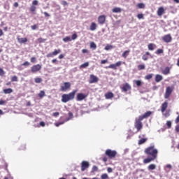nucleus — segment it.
Instances as JSON below:
<instances>
[{
    "mask_svg": "<svg viewBox=\"0 0 179 179\" xmlns=\"http://www.w3.org/2000/svg\"><path fill=\"white\" fill-rule=\"evenodd\" d=\"M76 93H78V90H74L69 94H64L62 96V103H68V101L73 100V99H75V94H76Z\"/></svg>",
    "mask_w": 179,
    "mask_h": 179,
    "instance_id": "nucleus-1",
    "label": "nucleus"
},
{
    "mask_svg": "<svg viewBox=\"0 0 179 179\" xmlns=\"http://www.w3.org/2000/svg\"><path fill=\"white\" fill-rule=\"evenodd\" d=\"M144 153L148 155V156H151V157L157 159V154L159 153V151L157 149L155 148V145H151L145 149Z\"/></svg>",
    "mask_w": 179,
    "mask_h": 179,
    "instance_id": "nucleus-2",
    "label": "nucleus"
},
{
    "mask_svg": "<svg viewBox=\"0 0 179 179\" xmlns=\"http://www.w3.org/2000/svg\"><path fill=\"white\" fill-rule=\"evenodd\" d=\"M134 127L137 130V132H139L142 130L143 128V123H142V119L140 117L136 118L135 122H134Z\"/></svg>",
    "mask_w": 179,
    "mask_h": 179,
    "instance_id": "nucleus-3",
    "label": "nucleus"
},
{
    "mask_svg": "<svg viewBox=\"0 0 179 179\" xmlns=\"http://www.w3.org/2000/svg\"><path fill=\"white\" fill-rule=\"evenodd\" d=\"M105 155L110 159H115V157L117 156V151L108 149L106 150Z\"/></svg>",
    "mask_w": 179,
    "mask_h": 179,
    "instance_id": "nucleus-4",
    "label": "nucleus"
},
{
    "mask_svg": "<svg viewBox=\"0 0 179 179\" xmlns=\"http://www.w3.org/2000/svg\"><path fill=\"white\" fill-rule=\"evenodd\" d=\"M120 89L122 92H123L124 93H127V92H129V90H131L132 89V87H131V85H129V83H125L122 85V87H120Z\"/></svg>",
    "mask_w": 179,
    "mask_h": 179,
    "instance_id": "nucleus-5",
    "label": "nucleus"
},
{
    "mask_svg": "<svg viewBox=\"0 0 179 179\" xmlns=\"http://www.w3.org/2000/svg\"><path fill=\"white\" fill-rule=\"evenodd\" d=\"M173 90H174V88L173 87H167L164 94V99H169V97L171 96Z\"/></svg>",
    "mask_w": 179,
    "mask_h": 179,
    "instance_id": "nucleus-6",
    "label": "nucleus"
},
{
    "mask_svg": "<svg viewBox=\"0 0 179 179\" xmlns=\"http://www.w3.org/2000/svg\"><path fill=\"white\" fill-rule=\"evenodd\" d=\"M69 89H71V83L69 82L64 83L63 85L60 87L61 92H66Z\"/></svg>",
    "mask_w": 179,
    "mask_h": 179,
    "instance_id": "nucleus-7",
    "label": "nucleus"
},
{
    "mask_svg": "<svg viewBox=\"0 0 179 179\" xmlns=\"http://www.w3.org/2000/svg\"><path fill=\"white\" fill-rule=\"evenodd\" d=\"M40 71H41V64H36L31 67V71L32 73H36Z\"/></svg>",
    "mask_w": 179,
    "mask_h": 179,
    "instance_id": "nucleus-8",
    "label": "nucleus"
},
{
    "mask_svg": "<svg viewBox=\"0 0 179 179\" xmlns=\"http://www.w3.org/2000/svg\"><path fill=\"white\" fill-rule=\"evenodd\" d=\"M122 64V62L119 61V62H116L115 64H110L109 66H108L106 67V69L109 68L110 69H114L115 71V70H117V66H121Z\"/></svg>",
    "mask_w": 179,
    "mask_h": 179,
    "instance_id": "nucleus-9",
    "label": "nucleus"
},
{
    "mask_svg": "<svg viewBox=\"0 0 179 179\" xmlns=\"http://www.w3.org/2000/svg\"><path fill=\"white\" fill-rule=\"evenodd\" d=\"M162 40L164 43H171L173 38L171 37V34H168L162 37Z\"/></svg>",
    "mask_w": 179,
    "mask_h": 179,
    "instance_id": "nucleus-10",
    "label": "nucleus"
},
{
    "mask_svg": "<svg viewBox=\"0 0 179 179\" xmlns=\"http://www.w3.org/2000/svg\"><path fill=\"white\" fill-rule=\"evenodd\" d=\"M37 5H38V1L34 0L32 1V5L29 8V10H30V12H31V13H34L36 9H37V7H36V6H37Z\"/></svg>",
    "mask_w": 179,
    "mask_h": 179,
    "instance_id": "nucleus-11",
    "label": "nucleus"
},
{
    "mask_svg": "<svg viewBox=\"0 0 179 179\" xmlns=\"http://www.w3.org/2000/svg\"><path fill=\"white\" fill-rule=\"evenodd\" d=\"M61 49L55 50L52 53H48L46 57L47 58H52V57H55L56 55H58V54H60Z\"/></svg>",
    "mask_w": 179,
    "mask_h": 179,
    "instance_id": "nucleus-12",
    "label": "nucleus"
},
{
    "mask_svg": "<svg viewBox=\"0 0 179 179\" xmlns=\"http://www.w3.org/2000/svg\"><path fill=\"white\" fill-rule=\"evenodd\" d=\"M152 112L149 110L147 111L146 113H145L143 115H141L138 117V118H140L142 121H143V120L146 119V118H149V117H150V115H152Z\"/></svg>",
    "mask_w": 179,
    "mask_h": 179,
    "instance_id": "nucleus-13",
    "label": "nucleus"
},
{
    "mask_svg": "<svg viewBox=\"0 0 179 179\" xmlns=\"http://www.w3.org/2000/svg\"><path fill=\"white\" fill-rule=\"evenodd\" d=\"M99 82V78H97V76L91 74L90 76V80H89V83H97Z\"/></svg>",
    "mask_w": 179,
    "mask_h": 179,
    "instance_id": "nucleus-14",
    "label": "nucleus"
},
{
    "mask_svg": "<svg viewBox=\"0 0 179 179\" xmlns=\"http://www.w3.org/2000/svg\"><path fill=\"white\" fill-rule=\"evenodd\" d=\"M87 97V95L83 94V93H78L77 94L76 100L77 101H82V100H85Z\"/></svg>",
    "mask_w": 179,
    "mask_h": 179,
    "instance_id": "nucleus-15",
    "label": "nucleus"
},
{
    "mask_svg": "<svg viewBox=\"0 0 179 179\" xmlns=\"http://www.w3.org/2000/svg\"><path fill=\"white\" fill-rule=\"evenodd\" d=\"M98 23L99 24H104L106 23V15H99L98 17Z\"/></svg>",
    "mask_w": 179,
    "mask_h": 179,
    "instance_id": "nucleus-16",
    "label": "nucleus"
},
{
    "mask_svg": "<svg viewBox=\"0 0 179 179\" xmlns=\"http://www.w3.org/2000/svg\"><path fill=\"white\" fill-rule=\"evenodd\" d=\"M90 164L87 162L86 161H83L81 163V171H85L86 169H88Z\"/></svg>",
    "mask_w": 179,
    "mask_h": 179,
    "instance_id": "nucleus-17",
    "label": "nucleus"
},
{
    "mask_svg": "<svg viewBox=\"0 0 179 179\" xmlns=\"http://www.w3.org/2000/svg\"><path fill=\"white\" fill-rule=\"evenodd\" d=\"M156 159L157 158H155V157H150L144 159L143 162L144 163V164H148V163H150L151 162H155V160H156Z\"/></svg>",
    "mask_w": 179,
    "mask_h": 179,
    "instance_id": "nucleus-18",
    "label": "nucleus"
},
{
    "mask_svg": "<svg viewBox=\"0 0 179 179\" xmlns=\"http://www.w3.org/2000/svg\"><path fill=\"white\" fill-rule=\"evenodd\" d=\"M167 107H169V102L165 101L161 106V112L164 113V111H166V110H167Z\"/></svg>",
    "mask_w": 179,
    "mask_h": 179,
    "instance_id": "nucleus-19",
    "label": "nucleus"
},
{
    "mask_svg": "<svg viewBox=\"0 0 179 179\" xmlns=\"http://www.w3.org/2000/svg\"><path fill=\"white\" fill-rule=\"evenodd\" d=\"M157 13V16H163V15H164L165 13L164 8V7L158 8Z\"/></svg>",
    "mask_w": 179,
    "mask_h": 179,
    "instance_id": "nucleus-20",
    "label": "nucleus"
},
{
    "mask_svg": "<svg viewBox=\"0 0 179 179\" xmlns=\"http://www.w3.org/2000/svg\"><path fill=\"white\" fill-rule=\"evenodd\" d=\"M171 70V67L166 66L164 69L162 71V73L163 75H170V71Z\"/></svg>",
    "mask_w": 179,
    "mask_h": 179,
    "instance_id": "nucleus-21",
    "label": "nucleus"
},
{
    "mask_svg": "<svg viewBox=\"0 0 179 179\" xmlns=\"http://www.w3.org/2000/svg\"><path fill=\"white\" fill-rule=\"evenodd\" d=\"M17 40L20 44H24V43H27V38H20L17 36Z\"/></svg>",
    "mask_w": 179,
    "mask_h": 179,
    "instance_id": "nucleus-22",
    "label": "nucleus"
},
{
    "mask_svg": "<svg viewBox=\"0 0 179 179\" xmlns=\"http://www.w3.org/2000/svg\"><path fill=\"white\" fill-rule=\"evenodd\" d=\"M113 13H121L122 12V9L120 7H115L112 9Z\"/></svg>",
    "mask_w": 179,
    "mask_h": 179,
    "instance_id": "nucleus-23",
    "label": "nucleus"
},
{
    "mask_svg": "<svg viewBox=\"0 0 179 179\" xmlns=\"http://www.w3.org/2000/svg\"><path fill=\"white\" fill-rule=\"evenodd\" d=\"M114 97V94L113 92H107L105 94V99L109 100L110 99H113Z\"/></svg>",
    "mask_w": 179,
    "mask_h": 179,
    "instance_id": "nucleus-24",
    "label": "nucleus"
},
{
    "mask_svg": "<svg viewBox=\"0 0 179 179\" xmlns=\"http://www.w3.org/2000/svg\"><path fill=\"white\" fill-rule=\"evenodd\" d=\"M96 29H97V24H96V22H92L90 26V30H91L92 31H94Z\"/></svg>",
    "mask_w": 179,
    "mask_h": 179,
    "instance_id": "nucleus-25",
    "label": "nucleus"
},
{
    "mask_svg": "<svg viewBox=\"0 0 179 179\" xmlns=\"http://www.w3.org/2000/svg\"><path fill=\"white\" fill-rule=\"evenodd\" d=\"M162 80H163V76L160 74H157L155 76V82H157V83H159V82H162Z\"/></svg>",
    "mask_w": 179,
    "mask_h": 179,
    "instance_id": "nucleus-26",
    "label": "nucleus"
},
{
    "mask_svg": "<svg viewBox=\"0 0 179 179\" xmlns=\"http://www.w3.org/2000/svg\"><path fill=\"white\" fill-rule=\"evenodd\" d=\"M3 92L4 94H10V93H13V90H12V88H7L3 90Z\"/></svg>",
    "mask_w": 179,
    "mask_h": 179,
    "instance_id": "nucleus-27",
    "label": "nucleus"
},
{
    "mask_svg": "<svg viewBox=\"0 0 179 179\" xmlns=\"http://www.w3.org/2000/svg\"><path fill=\"white\" fill-rule=\"evenodd\" d=\"M148 48L150 51H153V50L156 48V45H155L154 43H149L148 45Z\"/></svg>",
    "mask_w": 179,
    "mask_h": 179,
    "instance_id": "nucleus-28",
    "label": "nucleus"
},
{
    "mask_svg": "<svg viewBox=\"0 0 179 179\" xmlns=\"http://www.w3.org/2000/svg\"><path fill=\"white\" fill-rule=\"evenodd\" d=\"M148 55H150V52H146L145 54L143 55L142 59H143V61H148Z\"/></svg>",
    "mask_w": 179,
    "mask_h": 179,
    "instance_id": "nucleus-29",
    "label": "nucleus"
},
{
    "mask_svg": "<svg viewBox=\"0 0 179 179\" xmlns=\"http://www.w3.org/2000/svg\"><path fill=\"white\" fill-rule=\"evenodd\" d=\"M38 96L40 99H43V97H45V92H44L43 90L40 91Z\"/></svg>",
    "mask_w": 179,
    "mask_h": 179,
    "instance_id": "nucleus-30",
    "label": "nucleus"
},
{
    "mask_svg": "<svg viewBox=\"0 0 179 179\" xmlns=\"http://www.w3.org/2000/svg\"><path fill=\"white\" fill-rule=\"evenodd\" d=\"M129 52H131V50H126V51H124L122 53V57L123 58H127V57H128V55H129Z\"/></svg>",
    "mask_w": 179,
    "mask_h": 179,
    "instance_id": "nucleus-31",
    "label": "nucleus"
},
{
    "mask_svg": "<svg viewBox=\"0 0 179 179\" xmlns=\"http://www.w3.org/2000/svg\"><path fill=\"white\" fill-rule=\"evenodd\" d=\"M162 113L164 115V117H165V118H169V117H170V110H166Z\"/></svg>",
    "mask_w": 179,
    "mask_h": 179,
    "instance_id": "nucleus-32",
    "label": "nucleus"
},
{
    "mask_svg": "<svg viewBox=\"0 0 179 179\" xmlns=\"http://www.w3.org/2000/svg\"><path fill=\"white\" fill-rule=\"evenodd\" d=\"M136 6L138 8V9H145V6L143 3H140L136 5Z\"/></svg>",
    "mask_w": 179,
    "mask_h": 179,
    "instance_id": "nucleus-33",
    "label": "nucleus"
},
{
    "mask_svg": "<svg viewBox=\"0 0 179 179\" xmlns=\"http://www.w3.org/2000/svg\"><path fill=\"white\" fill-rule=\"evenodd\" d=\"M148 170H155L156 169V165L155 164H151L148 166Z\"/></svg>",
    "mask_w": 179,
    "mask_h": 179,
    "instance_id": "nucleus-34",
    "label": "nucleus"
},
{
    "mask_svg": "<svg viewBox=\"0 0 179 179\" xmlns=\"http://www.w3.org/2000/svg\"><path fill=\"white\" fill-rule=\"evenodd\" d=\"M148 141V138H141L138 141V145H143Z\"/></svg>",
    "mask_w": 179,
    "mask_h": 179,
    "instance_id": "nucleus-35",
    "label": "nucleus"
},
{
    "mask_svg": "<svg viewBox=\"0 0 179 179\" xmlns=\"http://www.w3.org/2000/svg\"><path fill=\"white\" fill-rule=\"evenodd\" d=\"M134 83L138 87H141L142 85V81L139 80H134Z\"/></svg>",
    "mask_w": 179,
    "mask_h": 179,
    "instance_id": "nucleus-36",
    "label": "nucleus"
},
{
    "mask_svg": "<svg viewBox=\"0 0 179 179\" xmlns=\"http://www.w3.org/2000/svg\"><path fill=\"white\" fill-rule=\"evenodd\" d=\"M63 41L64 43H68V41H72V39L71 38V36H66L63 38Z\"/></svg>",
    "mask_w": 179,
    "mask_h": 179,
    "instance_id": "nucleus-37",
    "label": "nucleus"
},
{
    "mask_svg": "<svg viewBox=\"0 0 179 179\" xmlns=\"http://www.w3.org/2000/svg\"><path fill=\"white\" fill-rule=\"evenodd\" d=\"M34 81L35 83H41L43 82V79L41 78H36Z\"/></svg>",
    "mask_w": 179,
    "mask_h": 179,
    "instance_id": "nucleus-38",
    "label": "nucleus"
},
{
    "mask_svg": "<svg viewBox=\"0 0 179 179\" xmlns=\"http://www.w3.org/2000/svg\"><path fill=\"white\" fill-rule=\"evenodd\" d=\"M113 47L111 45H106V46L105 47L104 50H106V51H108L109 50H113Z\"/></svg>",
    "mask_w": 179,
    "mask_h": 179,
    "instance_id": "nucleus-39",
    "label": "nucleus"
},
{
    "mask_svg": "<svg viewBox=\"0 0 179 179\" xmlns=\"http://www.w3.org/2000/svg\"><path fill=\"white\" fill-rule=\"evenodd\" d=\"M153 78V74H148L147 76H145V79H146L147 80H150V79H152Z\"/></svg>",
    "mask_w": 179,
    "mask_h": 179,
    "instance_id": "nucleus-40",
    "label": "nucleus"
},
{
    "mask_svg": "<svg viewBox=\"0 0 179 179\" xmlns=\"http://www.w3.org/2000/svg\"><path fill=\"white\" fill-rule=\"evenodd\" d=\"M90 48H93L94 50H96V48H97V45H96V43H94V42L90 43Z\"/></svg>",
    "mask_w": 179,
    "mask_h": 179,
    "instance_id": "nucleus-41",
    "label": "nucleus"
},
{
    "mask_svg": "<svg viewBox=\"0 0 179 179\" xmlns=\"http://www.w3.org/2000/svg\"><path fill=\"white\" fill-rule=\"evenodd\" d=\"M145 64H139L138 66V71H143V69H145Z\"/></svg>",
    "mask_w": 179,
    "mask_h": 179,
    "instance_id": "nucleus-42",
    "label": "nucleus"
},
{
    "mask_svg": "<svg viewBox=\"0 0 179 179\" xmlns=\"http://www.w3.org/2000/svg\"><path fill=\"white\" fill-rule=\"evenodd\" d=\"M45 41H46V39H44L43 38H38L37 39V41H38V43H39V44H41V43H45Z\"/></svg>",
    "mask_w": 179,
    "mask_h": 179,
    "instance_id": "nucleus-43",
    "label": "nucleus"
},
{
    "mask_svg": "<svg viewBox=\"0 0 179 179\" xmlns=\"http://www.w3.org/2000/svg\"><path fill=\"white\" fill-rule=\"evenodd\" d=\"M80 66V68H87V66H89V62L83 63Z\"/></svg>",
    "mask_w": 179,
    "mask_h": 179,
    "instance_id": "nucleus-44",
    "label": "nucleus"
},
{
    "mask_svg": "<svg viewBox=\"0 0 179 179\" xmlns=\"http://www.w3.org/2000/svg\"><path fill=\"white\" fill-rule=\"evenodd\" d=\"M72 118H73V113H72V112H69L67 121H69V120H72Z\"/></svg>",
    "mask_w": 179,
    "mask_h": 179,
    "instance_id": "nucleus-45",
    "label": "nucleus"
},
{
    "mask_svg": "<svg viewBox=\"0 0 179 179\" xmlns=\"http://www.w3.org/2000/svg\"><path fill=\"white\" fill-rule=\"evenodd\" d=\"M101 179H108V175L107 173H103L101 176Z\"/></svg>",
    "mask_w": 179,
    "mask_h": 179,
    "instance_id": "nucleus-46",
    "label": "nucleus"
},
{
    "mask_svg": "<svg viewBox=\"0 0 179 179\" xmlns=\"http://www.w3.org/2000/svg\"><path fill=\"white\" fill-rule=\"evenodd\" d=\"M30 61L32 64H36V62H37V58L33 57L30 59Z\"/></svg>",
    "mask_w": 179,
    "mask_h": 179,
    "instance_id": "nucleus-47",
    "label": "nucleus"
},
{
    "mask_svg": "<svg viewBox=\"0 0 179 179\" xmlns=\"http://www.w3.org/2000/svg\"><path fill=\"white\" fill-rule=\"evenodd\" d=\"M164 51H163V49H158L155 54H157V55H160V54H163Z\"/></svg>",
    "mask_w": 179,
    "mask_h": 179,
    "instance_id": "nucleus-48",
    "label": "nucleus"
},
{
    "mask_svg": "<svg viewBox=\"0 0 179 179\" xmlns=\"http://www.w3.org/2000/svg\"><path fill=\"white\" fill-rule=\"evenodd\" d=\"M11 82H17V76H14L11 78Z\"/></svg>",
    "mask_w": 179,
    "mask_h": 179,
    "instance_id": "nucleus-49",
    "label": "nucleus"
},
{
    "mask_svg": "<svg viewBox=\"0 0 179 179\" xmlns=\"http://www.w3.org/2000/svg\"><path fill=\"white\" fill-rule=\"evenodd\" d=\"M96 171H99V168H98L97 166H94L92 167V173H94V172H96Z\"/></svg>",
    "mask_w": 179,
    "mask_h": 179,
    "instance_id": "nucleus-50",
    "label": "nucleus"
},
{
    "mask_svg": "<svg viewBox=\"0 0 179 179\" xmlns=\"http://www.w3.org/2000/svg\"><path fill=\"white\" fill-rule=\"evenodd\" d=\"M176 114H177L178 116H177V117L175 120V123L176 124H178V122H179V113L177 112Z\"/></svg>",
    "mask_w": 179,
    "mask_h": 179,
    "instance_id": "nucleus-51",
    "label": "nucleus"
},
{
    "mask_svg": "<svg viewBox=\"0 0 179 179\" xmlns=\"http://www.w3.org/2000/svg\"><path fill=\"white\" fill-rule=\"evenodd\" d=\"M166 126H167V128L169 129L171 128V121H167Z\"/></svg>",
    "mask_w": 179,
    "mask_h": 179,
    "instance_id": "nucleus-52",
    "label": "nucleus"
},
{
    "mask_svg": "<svg viewBox=\"0 0 179 179\" xmlns=\"http://www.w3.org/2000/svg\"><path fill=\"white\" fill-rule=\"evenodd\" d=\"M76 38H78V35L76 34H73L71 36V40H76Z\"/></svg>",
    "mask_w": 179,
    "mask_h": 179,
    "instance_id": "nucleus-53",
    "label": "nucleus"
},
{
    "mask_svg": "<svg viewBox=\"0 0 179 179\" xmlns=\"http://www.w3.org/2000/svg\"><path fill=\"white\" fill-rule=\"evenodd\" d=\"M3 75H5V71H3V69L0 68V76H3Z\"/></svg>",
    "mask_w": 179,
    "mask_h": 179,
    "instance_id": "nucleus-54",
    "label": "nucleus"
},
{
    "mask_svg": "<svg viewBox=\"0 0 179 179\" xmlns=\"http://www.w3.org/2000/svg\"><path fill=\"white\" fill-rule=\"evenodd\" d=\"M30 65V63L29 62H24L22 64V66H29Z\"/></svg>",
    "mask_w": 179,
    "mask_h": 179,
    "instance_id": "nucleus-55",
    "label": "nucleus"
},
{
    "mask_svg": "<svg viewBox=\"0 0 179 179\" xmlns=\"http://www.w3.org/2000/svg\"><path fill=\"white\" fill-rule=\"evenodd\" d=\"M137 17H138V19H139V20L143 19V14H142V13L138 14V15H137Z\"/></svg>",
    "mask_w": 179,
    "mask_h": 179,
    "instance_id": "nucleus-56",
    "label": "nucleus"
},
{
    "mask_svg": "<svg viewBox=\"0 0 179 179\" xmlns=\"http://www.w3.org/2000/svg\"><path fill=\"white\" fill-rule=\"evenodd\" d=\"M3 104H6V101L0 100V106H3Z\"/></svg>",
    "mask_w": 179,
    "mask_h": 179,
    "instance_id": "nucleus-57",
    "label": "nucleus"
},
{
    "mask_svg": "<svg viewBox=\"0 0 179 179\" xmlns=\"http://www.w3.org/2000/svg\"><path fill=\"white\" fill-rule=\"evenodd\" d=\"M175 131H176V132H177V134H178V132H179V124L176 126Z\"/></svg>",
    "mask_w": 179,
    "mask_h": 179,
    "instance_id": "nucleus-58",
    "label": "nucleus"
},
{
    "mask_svg": "<svg viewBox=\"0 0 179 179\" xmlns=\"http://www.w3.org/2000/svg\"><path fill=\"white\" fill-rule=\"evenodd\" d=\"M107 62H108V60H107V59H104V60L101 61V64L102 65L104 64H107Z\"/></svg>",
    "mask_w": 179,
    "mask_h": 179,
    "instance_id": "nucleus-59",
    "label": "nucleus"
},
{
    "mask_svg": "<svg viewBox=\"0 0 179 179\" xmlns=\"http://www.w3.org/2000/svg\"><path fill=\"white\" fill-rule=\"evenodd\" d=\"M82 52L83 54H87V52H89V50H87V49H83Z\"/></svg>",
    "mask_w": 179,
    "mask_h": 179,
    "instance_id": "nucleus-60",
    "label": "nucleus"
},
{
    "mask_svg": "<svg viewBox=\"0 0 179 179\" xmlns=\"http://www.w3.org/2000/svg\"><path fill=\"white\" fill-rule=\"evenodd\" d=\"M39 125H40V127H45V122H40Z\"/></svg>",
    "mask_w": 179,
    "mask_h": 179,
    "instance_id": "nucleus-61",
    "label": "nucleus"
},
{
    "mask_svg": "<svg viewBox=\"0 0 179 179\" xmlns=\"http://www.w3.org/2000/svg\"><path fill=\"white\" fill-rule=\"evenodd\" d=\"M62 5H63V6H66V5H68V2H66V1H63L62 2Z\"/></svg>",
    "mask_w": 179,
    "mask_h": 179,
    "instance_id": "nucleus-62",
    "label": "nucleus"
},
{
    "mask_svg": "<svg viewBox=\"0 0 179 179\" xmlns=\"http://www.w3.org/2000/svg\"><path fill=\"white\" fill-rule=\"evenodd\" d=\"M58 115H59V112L53 113V117H58Z\"/></svg>",
    "mask_w": 179,
    "mask_h": 179,
    "instance_id": "nucleus-63",
    "label": "nucleus"
},
{
    "mask_svg": "<svg viewBox=\"0 0 179 179\" xmlns=\"http://www.w3.org/2000/svg\"><path fill=\"white\" fill-rule=\"evenodd\" d=\"M107 171H108V173H111L113 171V169L111 167H108L107 169Z\"/></svg>",
    "mask_w": 179,
    "mask_h": 179,
    "instance_id": "nucleus-64",
    "label": "nucleus"
}]
</instances>
